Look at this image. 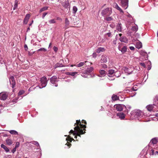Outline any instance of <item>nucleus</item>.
Masks as SVG:
<instances>
[{"label":"nucleus","mask_w":158,"mask_h":158,"mask_svg":"<svg viewBox=\"0 0 158 158\" xmlns=\"http://www.w3.org/2000/svg\"><path fill=\"white\" fill-rule=\"evenodd\" d=\"M76 124H77V126L74 128L75 131H73L72 130H71L69 132V133H73L74 135H77L80 137V135L84 134L85 132H83L82 130L81 129L78 125H79L81 128H85L86 127L85 125H83L81 124L80 120H76Z\"/></svg>","instance_id":"1"},{"label":"nucleus","mask_w":158,"mask_h":158,"mask_svg":"<svg viewBox=\"0 0 158 158\" xmlns=\"http://www.w3.org/2000/svg\"><path fill=\"white\" fill-rule=\"evenodd\" d=\"M148 148H145L140 153V157L141 158H149L150 156L151 155H153L154 154V150L153 149H152L150 152H149V155H148Z\"/></svg>","instance_id":"2"},{"label":"nucleus","mask_w":158,"mask_h":158,"mask_svg":"<svg viewBox=\"0 0 158 158\" xmlns=\"http://www.w3.org/2000/svg\"><path fill=\"white\" fill-rule=\"evenodd\" d=\"M112 8L110 7H107L103 10L101 12L102 15L104 17L109 16L112 13Z\"/></svg>","instance_id":"3"},{"label":"nucleus","mask_w":158,"mask_h":158,"mask_svg":"<svg viewBox=\"0 0 158 158\" xmlns=\"http://www.w3.org/2000/svg\"><path fill=\"white\" fill-rule=\"evenodd\" d=\"M47 83V78L45 77H42L40 79L41 85H39V87L41 89L46 86Z\"/></svg>","instance_id":"4"},{"label":"nucleus","mask_w":158,"mask_h":158,"mask_svg":"<svg viewBox=\"0 0 158 158\" xmlns=\"http://www.w3.org/2000/svg\"><path fill=\"white\" fill-rule=\"evenodd\" d=\"M120 5L124 9H127L128 6V0H121Z\"/></svg>","instance_id":"5"},{"label":"nucleus","mask_w":158,"mask_h":158,"mask_svg":"<svg viewBox=\"0 0 158 158\" xmlns=\"http://www.w3.org/2000/svg\"><path fill=\"white\" fill-rule=\"evenodd\" d=\"M132 114L135 117H140L143 115V112L139 110H136L132 112Z\"/></svg>","instance_id":"6"},{"label":"nucleus","mask_w":158,"mask_h":158,"mask_svg":"<svg viewBox=\"0 0 158 158\" xmlns=\"http://www.w3.org/2000/svg\"><path fill=\"white\" fill-rule=\"evenodd\" d=\"M125 72L128 74H130L132 73L133 70V67H125L123 68Z\"/></svg>","instance_id":"7"},{"label":"nucleus","mask_w":158,"mask_h":158,"mask_svg":"<svg viewBox=\"0 0 158 158\" xmlns=\"http://www.w3.org/2000/svg\"><path fill=\"white\" fill-rule=\"evenodd\" d=\"M8 94L6 92L0 93V99L2 100H5L7 98Z\"/></svg>","instance_id":"8"},{"label":"nucleus","mask_w":158,"mask_h":158,"mask_svg":"<svg viewBox=\"0 0 158 158\" xmlns=\"http://www.w3.org/2000/svg\"><path fill=\"white\" fill-rule=\"evenodd\" d=\"M10 83L12 85V88H13L15 85V78L13 76L10 77L9 79Z\"/></svg>","instance_id":"9"},{"label":"nucleus","mask_w":158,"mask_h":158,"mask_svg":"<svg viewBox=\"0 0 158 158\" xmlns=\"http://www.w3.org/2000/svg\"><path fill=\"white\" fill-rule=\"evenodd\" d=\"M122 35V34H118V35L120 37L119 40L122 42L127 43L128 42L127 39L125 37H121Z\"/></svg>","instance_id":"10"},{"label":"nucleus","mask_w":158,"mask_h":158,"mask_svg":"<svg viewBox=\"0 0 158 158\" xmlns=\"http://www.w3.org/2000/svg\"><path fill=\"white\" fill-rule=\"evenodd\" d=\"M113 6L117 10H118L120 13H123V11L118 6L117 3H114L113 4Z\"/></svg>","instance_id":"11"},{"label":"nucleus","mask_w":158,"mask_h":158,"mask_svg":"<svg viewBox=\"0 0 158 158\" xmlns=\"http://www.w3.org/2000/svg\"><path fill=\"white\" fill-rule=\"evenodd\" d=\"M114 107L118 111H121L123 109L122 105L120 104L115 105Z\"/></svg>","instance_id":"12"},{"label":"nucleus","mask_w":158,"mask_h":158,"mask_svg":"<svg viewBox=\"0 0 158 158\" xmlns=\"http://www.w3.org/2000/svg\"><path fill=\"white\" fill-rule=\"evenodd\" d=\"M107 58L106 56L102 55L101 57L100 61L101 63H106L107 62Z\"/></svg>","instance_id":"13"},{"label":"nucleus","mask_w":158,"mask_h":158,"mask_svg":"<svg viewBox=\"0 0 158 158\" xmlns=\"http://www.w3.org/2000/svg\"><path fill=\"white\" fill-rule=\"evenodd\" d=\"M51 82L53 84H55L56 82L57 81V77L56 76H53L50 78Z\"/></svg>","instance_id":"14"},{"label":"nucleus","mask_w":158,"mask_h":158,"mask_svg":"<svg viewBox=\"0 0 158 158\" xmlns=\"http://www.w3.org/2000/svg\"><path fill=\"white\" fill-rule=\"evenodd\" d=\"M99 73H100V75H98V76L99 77H103L105 76L106 75V72L104 70H100L99 71Z\"/></svg>","instance_id":"15"},{"label":"nucleus","mask_w":158,"mask_h":158,"mask_svg":"<svg viewBox=\"0 0 158 158\" xmlns=\"http://www.w3.org/2000/svg\"><path fill=\"white\" fill-rule=\"evenodd\" d=\"M118 48L119 50L121 51L123 53H125L127 51V48L126 46H124L122 48L119 46Z\"/></svg>","instance_id":"16"},{"label":"nucleus","mask_w":158,"mask_h":158,"mask_svg":"<svg viewBox=\"0 0 158 158\" xmlns=\"http://www.w3.org/2000/svg\"><path fill=\"white\" fill-rule=\"evenodd\" d=\"M117 115L121 119H123L125 118V114L123 112H119L117 113Z\"/></svg>","instance_id":"17"},{"label":"nucleus","mask_w":158,"mask_h":158,"mask_svg":"<svg viewBox=\"0 0 158 158\" xmlns=\"http://www.w3.org/2000/svg\"><path fill=\"white\" fill-rule=\"evenodd\" d=\"M30 14H27L26 15L23 21L24 23L26 24H27L29 19L30 17Z\"/></svg>","instance_id":"18"},{"label":"nucleus","mask_w":158,"mask_h":158,"mask_svg":"<svg viewBox=\"0 0 158 158\" xmlns=\"http://www.w3.org/2000/svg\"><path fill=\"white\" fill-rule=\"evenodd\" d=\"M105 49L104 48L99 47L95 50L96 52L99 53L101 52H104L105 51Z\"/></svg>","instance_id":"19"},{"label":"nucleus","mask_w":158,"mask_h":158,"mask_svg":"<svg viewBox=\"0 0 158 158\" xmlns=\"http://www.w3.org/2000/svg\"><path fill=\"white\" fill-rule=\"evenodd\" d=\"M111 98L113 101H115L119 99V97L117 95L114 94H113L112 97Z\"/></svg>","instance_id":"20"},{"label":"nucleus","mask_w":158,"mask_h":158,"mask_svg":"<svg viewBox=\"0 0 158 158\" xmlns=\"http://www.w3.org/2000/svg\"><path fill=\"white\" fill-rule=\"evenodd\" d=\"M94 70V69L92 67H90L87 69V70L85 71V73L87 74L92 72Z\"/></svg>","instance_id":"21"},{"label":"nucleus","mask_w":158,"mask_h":158,"mask_svg":"<svg viewBox=\"0 0 158 158\" xmlns=\"http://www.w3.org/2000/svg\"><path fill=\"white\" fill-rule=\"evenodd\" d=\"M116 28L118 31H121L122 30V24L118 23L116 26Z\"/></svg>","instance_id":"22"},{"label":"nucleus","mask_w":158,"mask_h":158,"mask_svg":"<svg viewBox=\"0 0 158 158\" xmlns=\"http://www.w3.org/2000/svg\"><path fill=\"white\" fill-rule=\"evenodd\" d=\"M69 21L67 18H66L65 19V28L67 29L69 28Z\"/></svg>","instance_id":"23"},{"label":"nucleus","mask_w":158,"mask_h":158,"mask_svg":"<svg viewBox=\"0 0 158 158\" xmlns=\"http://www.w3.org/2000/svg\"><path fill=\"white\" fill-rule=\"evenodd\" d=\"M153 107V106L152 105H149L146 106L147 109L150 111H151L152 110Z\"/></svg>","instance_id":"24"},{"label":"nucleus","mask_w":158,"mask_h":158,"mask_svg":"<svg viewBox=\"0 0 158 158\" xmlns=\"http://www.w3.org/2000/svg\"><path fill=\"white\" fill-rule=\"evenodd\" d=\"M78 73L77 72H68L66 73V74L67 75H71L72 76H74L75 75L77 74Z\"/></svg>","instance_id":"25"},{"label":"nucleus","mask_w":158,"mask_h":158,"mask_svg":"<svg viewBox=\"0 0 158 158\" xmlns=\"http://www.w3.org/2000/svg\"><path fill=\"white\" fill-rule=\"evenodd\" d=\"M1 146V147L3 148L6 152H8L9 151V149L4 144H2Z\"/></svg>","instance_id":"26"},{"label":"nucleus","mask_w":158,"mask_h":158,"mask_svg":"<svg viewBox=\"0 0 158 158\" xmlns=\"http://www.w3.org/2000/svg\"><path fill=\"white\" fill-rule=\"evenodd\" d=\"M6 142L7 144L9 145H11L13 143L12 140L9 139H6Z\"/></svg>","instance_id":"27"},{"label":"nucleus","mask_w":158,"mask_h":158,"mask_svg":"<svg viewBox=\"0 0 158 158\" xmlns=\"http://www.w3.org/2000/svg\"><path fill=\"white\" fill-rule=\"evenodd\" d=\"M62 5L65 8H67L69 6V2H65L62 4Z\"/></svg>","instance_id":"28"},{"label":"nucleus","mask_w":158,"mask_h":158,"mask_svg":"<svg viewBox=\"0 0 158 158\" xmlns=\"http://www.w3.org/2000/svg\"><path fill=\"white\" fill-rule=\"evenodd\" d=\"M9 131L10 134L12 135H17L18 134V132L15 130H11Z\"/></svg>","instance_id":"29"},{"label":"nucleus","mask_w":158,"mask_h":158,"mask_svg":"<svg viewBox=\"0 0 158 158\" xmlns=\"http://www.w3.org/2000/svg\"><path fill=\"white\" fill-rule=\"evenodd\" d=\"M157 141H158L157 139H156L154 138L152 139L151 140L150 143L153 144H155L157 143Z\"/></svg>","instance_id":"30"},{"label":"nucleus","mask_w":158,"mask_h":158,"mask_svg":"<svg viewBox=\"0 0 158 158\" xmlns=\"http://www.w3.org/2000/svg\"><path fill=\"white\" fill-rule=\"evenodd\" d=\"M114 73H115V72H114V70H113V69L109 70L108 71V76L109 77H110V76L109 75V74L112 75Z\"/></svg>","instance_id":"31"},{"label":"nucleus","mask_w":158,"mask_h":158,"mask_svg":"<svg viewBox=\"0 0 158 158\" xmlns=\"http://www.w3.org/2000/svg\"><path fill=\"white\" fill-rule=\"evenodd\" d=\"M86 62H81L78 64L76 66L77 67H81L83 66L85 64V63Z\"/></svg>","instance_id":"32"},{"label":"nucleus","mask_w":158,"mask_h":158,"mask_svg":"<svg viewBox=\"0 0 158 158\" xmlns=\"http://www.w3.org/2000/svg\"><path fill=\"white\" fill-rule=\"evenodd\" d=\"M48 23L49 24H54L56 23V20L55 19H51L48 21Z\"/></svg>","instance_id":"33"},{"label":"nucleus","mask_w":158,"mask_h":158,"mask_svg":"<svg viewBox=\"0 0 158 158\" xmlns=\"http://www.w3.org/2000/svg\"><path fill=\"white\" fill-rule=\"evenodd\" d=\"M131 29L134 31H137L138 30V27L137 25L133 26Z\"/></svg>","instance_id":"34"},{"label":"nucleus","mask_w":158,"mask_h":158,"mask_svg":"<svg viewBox=\"0 0 158 158\" xmlns=\"http://www.w3.org/2000/svg\"><path fill=\"white\" fill-rule=\"evenodd\" d=\"M18 1L17 0H15V5H14V10H15L17 8Z\"/></svg>","instance_id":"35"},{"label":"nucleus","mask_w":158,"mask_h":158,"mask_svg":"<svg viewBox=\"0 0 158 158\" xmlns=\"http://www.w3.org/2000/svg\"><path fill=\"white\" fill-rule=\"evenodd\" d=\"M48 6H44L40 9V12H41L44 10H47L48 9Z\"/></svg>","instance_id":"36"},{"label":"nucleus","mask_w":158,"mask_h":158,"mask_svg":"<svg viewBox=\"0 0 158 158\" xmlns=\"http://www.w3.org/2000/svg\"><path fill=\"white\" fill-rule=\"evenodd\" d=\"M136 46L137 48L139 49L142 47V44L141 43H138L136 44Z\"/></svg>","instance_id":"37"},{"label":"nucleus","mask_w":158,"mask_h":158,"mask_svg":"<svg viewBox=\"0 0 158 158\" xmlns=\"http://www.w3.org/2000/svg\"><path fill=\"white\" fill-rule=\"evenodd\" d=\"M77 10V7L74 6L73 7V12L74 14L76 13Z\"/></svg>","instance_id":"38"},{"label":"nucleus","mask_w":158,"mask_h":158,"mask_svg":"<svg viewBox=\"0 0 158 158\" xmlns=\"http://www.w3.org/2000/svg\"><path fill=\"white\" fill-rule=\"evenodd\" d=\"M63 66V65L62 64H60V63H57L55 65V68L59 67H62Z\"/></svg>","instance_id":"39"},{"label":"nucleus","mask_w":158,"mask_h":158,"mask_svg":"<svg viewBox=\"0 0 158 158\" xmlns=\"http://www.w3.org/2000/svg\"><path fill=\"white\" fill-rule=\"evenodd\" d=\"M119 74L120 75L119 72L118 71H116V72H115V73L114 75L116 77H118L119 76H120Z\"/></svg>","instance_id":"40"},{"label":"nucleus","mask_w":158,"mask_h":158,"mask_svg":"<svg viewBox=\"0 0 158 158\" xmlns=\"http://www.w3.org/2000/svg\"><path fill=\"white\" fill-rule=\"evenodd\" d=\"M137 89H135V88H134V87H133V88H131V89H127V91H135Z\"/></svg>","instance_id":"41"},{"label":"nucleus","mask_w":158,"mask_h":158,"mask_svg":"<svg viewBox=\"0 0 158 158\" xmlns=\"http://www.w3.org/2000/svg\"><path fill=\"white\" fill-rule=\"evenodd\" d=\"M32 143V144L36 145L37 146H39V143L37 141H33Z\"/></svg>","instance_id":"42"},{"label":"nucleus","mask_w":158,"mask_h":158,"mask_svg":"<svg viewBox=\"0 0 158 158\" xmlns=\"http://www.w3.org/2000/svg\"><path fill=\"white\" fill-rule=\"evenodd\" d=\"M87 74L86 73H85H85H82V74L81 75L83 77H87Z\"/></svg>","instance_id":"43"},{"label":"nucleus","mask_w":158,"mask_h":158,"mask_svg":"<svg viewBox=\"0 0 158 158\" xmlns=\"http://www.w3.org/2000/svg\"><path fill=\"white\" fill-rule=\"evenodd\" d=\"M140 54L141 55L144 56L146 55L147 54L146 53L143 51H142L140 52Z\"/></svg>","instance_id":"44"},{"label":"nucleus","mask_w":158,"mask_h":158,"mask_svg":"<svg viewBox=\"0 0 158 158\" xmlns=\"http://www.w3.org/2000/svg\"><path fill=\"white\" fill-rule=\"evenodd\" d=\"M24 92V91L23 90H21L18 93V95H20L23 94Z\"/></svg>","instance_id":"45"},{"label":"nucleus","mask_w":158,"mask_h":158,"mask_svg":"<svg viewBox=\"0 0 158 158\" xmlns=\"http://www.w3.org/2000/svg\"><path fill=\"white\" fill-rule=\"evenodd\" d=\"M38 51H44V52L47 51L46 49L44 48H41L38 50Z\"/></svg>","instance_id":"46"},{"label":"nucleus","mask_w":158,"mask_h":158,"mask_svg":"<svg viewBox=\"0 0 158 158\" xmlns=\"http://www.w3.org/2000/svg\"><path fill=\"white\" fill-rule=\"evenodd\" d=\"M102 67L104 69H106L107 66V65L105 64H102Z\"/></svg>","instance_id":"47"},{"label":"nucleus","mask_w":158,"mask_h":158,"mask_svg":"<svg viewBox=\"0 0 158 158\" xmlns=\"http://www.w3.org/2000/svg\"><path fill=\"white\" fill-rule=\"evenodd\" d=\"M106 20L107 21H110L112 20V18L111 17H108L106 18Z\"/></svg>","instance_id":"48"},{"label":"nucleus","mask_w":158,"mask_h":158,"mask_svg":"<svg viewBox=\"0 0 158 158\" xmlns=\"http://www.w3.org/2000/svg\"><path fill=\"white\" fill-rule=\"evenodd\" d=\"M53 49L55 52H56L58 50V48L56 46L53 47Z\"/></svg>","instance_id":"49"},{"label":"nucleus","mask_w":158,"mask_h":158,"mask_svg":"<svg viewBox=\"0 0 158 158\" xmlns=\"http://www.w3.org/2000/svg\"><path fill=\"white\" fill-rule=\"evenodd\" d=\"M139 64H140V65H141L144 68L146 66H145V64L144 63H143V62L139 63Z\"/></svg>","instance_id":"50"},{"label":"nucleus","mask_w":158,"mask_h":158,"mask_svg":"<svg viewBox=\"0 0 158 158\" xmlns=\"http://www.w3.org/2000/svg\"><path fill=\"white\" fill-rule=\"evenodd\" d=\"M92 56L93 57L95 58L97 56V54L96 53L94 52L93 53Z\"/></svg>","instance_id":"51"},{"label":"nucleus","mask_w":158,"mask_h":158,"mask_svg":"<svg viewBox=\"0 0 158 158\" xmlns=\"http://www.w3.org/2000/svg\"><path fill=\"white\" fill-rule=\"evenodd\" d=\"M48 14V13H44L42 15V18L44 19L45 16Z\"/></svg>","instance_id":"52"},{"label":"nucleus","mask_w":158,"mask_h":158,"mask_svg":"<svg viewBox=\"0 0 158 158\" xmlns=\"http://www.w3.org/2000/svg\"><path fill=\"white\" fill-rule=\"evenodd\" d=\"M19 142H17L16 143V144L15 148H18L19 147Z\"/></svg>","instance_id":"53"},{"label":"nucleus","mask_w":158,"mask_h":158,"mask_svg":"<svg viewBox=\"0 0 158 158\" xmlns=\"http://www.w3.org/2000/svg\"><path fill=\"white\" fill-rule=\"evenodd\" d=\"M129 48H130V49L131 50H134L135 49V48L133 46L130 47Z\"/></svg>","instance_id":"54"},{"label":"nucleus","mask_w":158,"mask_h":158,"mask_svg":"<svg viewBox=\"0 0 158 158\" xmlns=\"http://www.w3.org/2000/svg\"><path fill=\"white\" fill-rule=\"evenodd\" d=\"M56 19L57 20H58L60 21H62V19L61 18L59 17H57L56 18Z\"/></svg>","instance_id":"55"},{"label":"nucleus","mask_w":158,"mask_h":158,"mask_svg":"<svg viewBox=\"0 0 158 158\" xmlns=\"http://www.w3.org/2000/svg\"><path fill=\"white\" fill-rule=\"evenodd\" d=\"M16 148L15 147L13 149V150L12 151V152L13 153H14L16 151Z\"/></svg>","instance_id":"56"},{"label":"nucleus","mask_w":158,"mask_h":158,"mask_svg":"<svg viewBox=\"0 0 158 158\" xmlns=\"http://www.w3.org/2000/svg\"><path fill=\"white\" fill-rule=\"evenodd\" d=\"M24 47L25 49L26 50H27L28 49V47H27V45H26V44H25L24 46Z\"/></svg>","instance_id":"57"},{"label":"nucleus","mask_w":158,"mask_h":158,"mask_svg":"<svg viewBox=\"0 0 158 158\" xmlns=\"http://www.w3.org/2000/svg\"><path fill=\"white\" fill-rule=\"evenodd\" d=\"M106 35H108V37H110L111 35V34L110 33H108L106 34Z\"/></svg>","instance_id":"58"},{"label":"nucleus","mask_w":158,"mask_h":158,"mask_svg":"<svg viewBox=\"0 0 158 158\" xmlns=\"http://www.w3.org/2000/svg\"><path fill=\"white\" fill-rule=\"evenodd\" d=\"M51 45H52V43H50V44H49L48 48H51Z\"/></svg>","instance_id":"59"},{"label":"nucleus","mask_w":158,"mask_h":158,"mask_svg":"<svg viewBox=\"0 0 158 158\" xmlns=\"http://www.w3.org/2000/svg\"><path fill=\"white\" fill-rule=\"evenodd\" d=\"M127 16H128V17H130H130L132 18L131 16V15H130V14H128V15H127Z\"/></svg>","instance_id":"60"},{"label":"nucleus","mask_w":158,"mask_h":158,"mask_svg":"<svg viewBox=\"0 0 158 158\" xmlns=\"http://www.w3.org/2000/svg\"><path fill=\"white\" fill-rule=\"evenodd\" d=\"M82 123H84L85 124H86V122L85 120H82Z\"/></svg>","instance_id":"61"},{"label":"nucleus","mask_w":158,"mask_h":158,"mask_svg":"<svg viewBox=\"0 0 158 158\" xmlns=\"http://www.w3.org/2000/svg\"><path fill=\"white\" fill-rule=\"evenodd\" d=\"M82 123H84L85 124H86V122L85 120H82Z\"/></svg>","instance_id":"62"},{"label":"nucleus","mask_w":158,"mask_h":158,"mask_svg":"<svg viewBox=\"0 0 158 158\" xmlns=\"http://www.w3.org/2000/svg\"><path fill=\"white\" fill-rule=\"evenodd\" d=\"M30 30V27H28L27 28V31H29Z\"/></svg>","instance_id":"63"},{"label":"nucleus","mask_w":158,"mask_h":158,"mask_svg":"<svg viewBox=\"0 0 158 158\" xmlns=\"http://www.w3.org/2000/svg\"><path fill=\"white\" fill-rule=\"evenodd\" d=\"M32 87H31L29 88V91H31V89H32Z\"/></svg>","instance_id":"64"}]
</instances>
